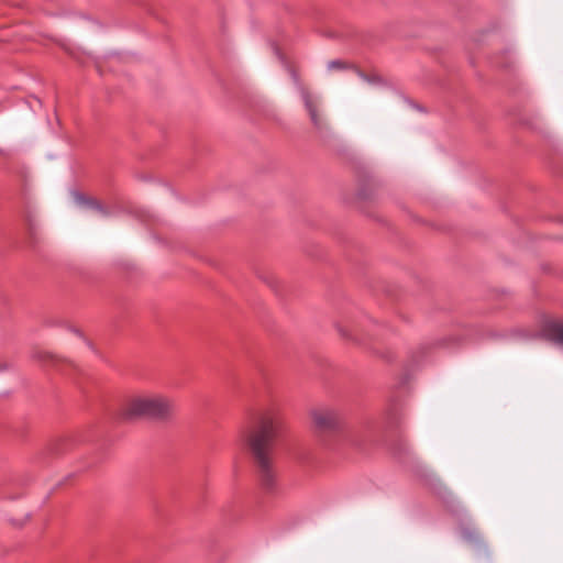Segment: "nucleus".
<instances>
[{
  "instance_id": "f257e3e1",
  "label": "nucleus",
  "mask_w": 563,
  "mask_h": 563,
  "mask_svg": "<svg viewBox=\"0 0 563 563\" xmlns=\"http://www.w3.org/2000/svg\"><path fill=\"white\" fill-rule=\"evenodd\" d=\"M279 428L278 413L274 410H265L254 417L241 435L242 443L253 457L262 483L266 487L273 486L275 479L273 450Z\"/></svg>"
},
{
  "instance_id": "f03ea898",
  "label": "nucleus",
  "mask_w": 563,
  "mask_h": 563,
  "mask_svg": "<svg viewBox=\"0 0 563 563\" xmlns=\"http://www.w3.org/2000/svg\"><path fill=\"white\" fill-rule=\"evenodd\" d=\"M175 410L174 401L162 394L143 393L130 397L121 408L124 419L152 418L168 419Z\"/></svg>"
},
{
  "instance_id": "7ed1b4c3",
  "label": "nucleus",
  "mask_w": 563,
  "mask_h": 563,
  "mask_svg": "<svg viewBox=\"0 0 563 563\" xmlns=\"http://www.w3.org/2000/svg\"><path fill=\"white\" fill-rule=\"evenodd\" d=\"M312 429L320 435H330L342 430L344 420L341 410L333 406H319L310 411Z\"/></svg>"
},
{
  "instance_id": "20e7f679",
  "label": "nucleus",
  "mask_w": 563,
  "mask_h": 563,
  "mask_svg": "<svg viewBox=\"0 0 563 563\" xmlns=\"http://www.w3.org/2000/svg\"><path fill=\"white\" fill-rule=\"evenodd\" d=\"M301 98L313 128L318 132L330 131L331 125L322 108V98L306 88L301 90Z\"/></svg>"
},
{
  "instance_id": "39448f33",
  "label": "nucleus",
  "mask_w": 563,
  "mask_h": 563,
  "mask_svg": "<svg viewBox=\"0 0 563 563\" xmlns=\"http://www.w3.org/2000/svg\"><path fill=\"white\" fill-rule=\"evenodd\" d=\"M549 336L556 343L563 345V324L553 323L548 329Z\"/></svg>"
},
{
  "instance_id": "423d86ee",
  "label": "nucleus",
  "mask_w": 563,
  "mask_h": 563,
  "mask_svg": "<svg viewBox=\"0 0 563 563\" xmlns=\"http://www.w3.org/2000/svg\"><path fill=\"white\" fill-rule=\"evenodd\" d=\"M463 536L468 542H472V543H482L483 542V538L477 530H474L472 532L465 531L463 533Z\"/></svg>"
},
{
  "instance_id": "0eeeda50",
  "label": "nucleus",
  "mask_w": 563,
  "mask_h": 563,
  "mask_svg": "<svg viewBox=\"0 0 563 563\" xmlns=\"http://www.w3.org/2000/svg\"><path fill=\"white\" fill-rule=\"evenodd\" d=\"M347 65L341 60H332L328 63V69L330 71L343 70L346 69Z\"/></svg>"
},
{
  "instance_id": "6e6552de",
  "label": "nucleus",
  "mask_w": 563,
  "mask_h": 563,
  "mask_svg": "<svg viewBox=\"0 0 563 563\" xmlns=\"http://www.w3.org/2000/svg\"><path fill=\"white\" fill-rule=\"evenodd\" d=\"M36 357L38 360H45V358H48V357H52V356L48 353H46V352H40V353L36 354Z\"/></svg>"
},
{
  "instance_id": "1a4fd4ad",
  "label": "nucleus",
  "mask_w": 563,
  "mask_h": 563,
  "mask_svg": "<svg viewBox=\"0 0 563 563\" xmlns=\"http://www.w3.org/2000/svg\"><path fill=\"white\" fill-rule=\"evenodd\" d=\"M9 368V363L5 361H0V372L7 371Z\"/></svg>"
},
{
  "instance_id": "9d476101",
  "label": "nucleus",
  "mask_w": 563,
  "mask_h": 563,
  "mask_svg": "<svg viewBox=\"0 0 563 563\" xmlns=\"http://www.w3.org/2000/svg\"><path fill=\"white\" fill-rule=\"evenodd\" d=\"M92 206H95L98 211H100V212L102 211L99 206H97L95 203Z\"/></svg>"
}]
</instances>
